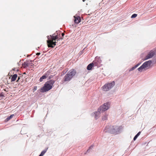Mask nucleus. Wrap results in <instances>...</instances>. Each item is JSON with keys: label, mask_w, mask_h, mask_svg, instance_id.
Instances as JSON below:
<instances>
[{"label": "nucleus", "mask_w": 156, "mask_h": 156, "mask_svg": "<svg viewBox=\"0 0 156 156\" xmlns=\"http://www.w3.org/2000/svg\"><path fill=\"white\" fill-rule=\"evenodd\" d=\"M140 132H138V133L134 136V138H133V140H135L136 139V138H137V137L140 135Z\"/></svg>", "instance_id": "12"}, {"label": "nucleus", "mask_w": 156, "mask_h": 156, "mask_svg": "<svg viewBox=\"0 0 156 156\" xmlns=\"http://www.w3.org/2000/svg\"><path fill=\"white\" fill-rule=\"evenodd\" d=\"M154 52L153 51H151L147 55L144 60H146L152 57L154 55Z\"/></svg>", "instance_id": "7"}, {"label": "nucleus", "mask_w": 156, "mask_h": 156, "mask_svg": "<svg viewBox=\"0 0 156 156\" xmlns=\"http://www.w3.org/2000/svg\"><path fill=\"white\" fill-rule=\"evenodd\" d=\"M17 75L16 74H15L13 75L11 78V81H15L16 80L17 77Z\"/></svg>", "instance_id": "10"}, {"label": "nucleus", "mask_w": 156, "mask_h": 156, "mask_svg": "<svg viewBox=\"0 0 156 156\" xmlns=\"http://www.w3.org/2000/svg\"><path fill=\"white\" fill-rule=\"evenodd\" d=\"M61 39L62 40V39H62V38H61Z\"/></svg>", "instance_id": "24"}, {"label": "nucleus", "mask_w": 156, "mask_h": 156, "mask_svg": "<svg viewBox=\"0 0 156 156\" xmlns=\"http://www.w3.org/2000/svg\"><path fill=\"white\" fill-rule=\"evenodd\" d=\"M137 16V15L136 14H134L131 17L132 18H135Z\"/></svg>", "instance_id": "16"}, {"label": "nucleus", "mask_w": 156, "mask_h": 156, "mask_svg": "<svg viewBox=\"0 0 156 156\" xmlns=\"http://www.w3.org/2000/svg\"><path fill=\"white\" fill-rule=\"evenodd\" d=\"M110 104L109 102L104 103L98 108L99 111H101L102 112H105L109 109Z\"/></svg>", "instance_id": "5"}, {"label": "nucleus", "mask_w": 156, "mask_h": 156, "mask_svg": "<svg viewBox=\"0 0 156 156\" xmlns=\"http://www.w3.org/2000/svg\"><path fill=\"white\" fill-rule=\"evenodd\" d=\"M48 40L47 42L48 44V47L53 48L54 46L56 45V42L54 41L58 38V36L57 35L55 36L54 35H50L47 37Z\"/></svg>", "instance_id": "2"}, {"label": "nucleus", "mask_w": 156, "mask_h": 156, "mask_svg": "<svg viewBox=\"0 0 156 156\" xmlns=\"http://www.w3.org/2000/svg\"><path fill=\"white\" fill-rule=\"evenodd\" d=\"M140 63H138L136 65L134 66L135 67V68H136L138 67L140 65Z\"/></svg>", "instance_id": "19"}, {"label": "nucleus", "mask_w": 156, "mask_h": 156, "mask_svg": "<svg viewBox=\"0 0 156 156\" xmlns=\"http://www.w3.org/2000/svg\"><path fill=\"white\" fill-rule=\"evenodd\" d=\"M62 36H63H63H64V33H62Z\"/></svg>", "instance_id": "22"}, {"label": "nucleus", "mask_w": 156, "mask_h": 156, "mask_svg": "<svg viewBox=\"0 0 156 156\" xmlns=\"http://www.w3.org/2000/svg\"><path fill=\"white\" fill-rule=\"evenodd\" d=\"M54 81L51 80L48 81L44 84V86L41 89V92H44L51 90L53 85Z\"/></svg>", "instance_id": "1"}, {"label": "nucleus", "mask_w": 156, "mask_h": 156, "mask_svg": "<svg viewBox=\"0 0 156 156\" xmlns=\"http://www.w3.org/2000/svg\"><path fill=\"white\" fill-rule=\"evenodd\" d=\"M74 17L75 18L74 22L78 24L80 22L81 19L80 17H76L75 16H74Z\"/></svg>", "instance_id": "9"}, {"label": "nucleus", "mask_w": 156, "mask_h": 156, "mask_svg": "<svg viewBox=\"0 0 156 156\" xmlns=\"http://www.w3.org/2000/svg\"><path fill=\"white\" fill-rule=\"evenodd\" d=\"M94 64L93 63L89 64L87 66V69L88 70H91Z\"/></svg>", "instance_id": "11"}, {"label": "nucleus", "mask_w": 156, "mask_h": 156, "mask_svg": "<svg viewBox=\"0 0 156 156\" xmlns=\"http://www.w3.org/2000/svg\"><path fill=\"white\" fill-rule=\"evenodd\" d=\"M46 150H44L43 151H42L41 154L39 156H43L44 154L46 152Z\"/></svg>", "instance_id": "15"}, {"label": "nucleus", "mask_w": 156, "mask_h": 156, "mask_svg": "<svg viewBox=\"0 0 156 156\" xmlns=\"http://www.w3.org/2000/svg\"><path fill=\"white\" fill-rule=\"evenodd\" d=\"M102 112L101 111H99L98 110V109L97 112H95L94 113V117L96 119H97L100 116V113Z\"/></svg>", "instance_id": "8"}, {"label": "nucleus", "mask_w": 156, "mask_h": 156, "mask_svg": "<svg viewBox=\"0 0 156 156\" xmlns=\"http://www.w3.org/2000/svg\"><path fill=\"white\" fill-rule=\"evenodd\" d=\"M14 116V115L13 114L12 115H10V116L8 117L6 119V120L7 121H9V120H10L12 118L13 116Z\"/></svg>", "instance_id": "14"}, {"label": "nucleus", "mask_w": 156, "mask_h": 156, "mask_svg": "<svg viewBox=\"0 0 156 156\" xmlns=\"http://www.w3.org/2000/svg\"><path fill=\"white\" fill-rule=\"evenodd\" d=\"M20 79V78L19 77L18 78V80L17 81V82L18 81V80Z\"/></svg>", "instance_id": "23"}, {"label": "nucleus", "mask_w": 156, "mask_h": 156, "mask_svg": "<svg viewBox=\"0 0 156 156\" xmlns=\"http://www.w3.org/2000/svg\"><path fill=\"white\" fill-rule=\"evenodd\" d=\"M40 53H37L36 54V55H40Z\"/></svg>", "instance_id": "21"}, {"label": "nucleus", "mask_w": 156, "mask_h": 156, "mask_svg": "<svg viewBox=\"0 0 156 156\" xmlns=\"http://www.w3.org/2000/svg\"><path fill=\"white\" fill-rule=\"evenodd\" d=\"M47 76L45 75H44L42 76L40 79V80L41 82L43 81L44 79H46L47 78Z\"/></svg>", "instance_id": "13"}, {"label": "nucleus", "mask_w": 156, "mask_h": 156, "mask_svg": "<svg viewBox=\"0 0 156 156\" xmlns=\"http://www.w3.org/2000/svg\"><path fill=\"white\" fill-rule=\"evenodd\" d=\"M76 73V71L74 69H72L70 70L64 77V81H68L74 76Z\"/></svg>", "instance_id": "3"}, {"label": "nucleus", "mask_w": 156, "mask_h": 156, "mask_svg": "<svg viewBox=\"0 0 156 156\" xmlns=\"http://www.w3.org/2000/svg\"><path fill=\"white\" fill-rule=\"evenodd\" d=\"M140 63H138L136 65L134 66L135 67V68H136L138 67L140 65Z\"/></svg>", "instance_id": "18"}, {"label": "nucleus", "mask_w": 156, "mask_h": 156, "mask_svg": "<svg viewBox=\"0 0 156 156\" xmlns=\"http://www.w3.org/2000/svg\"><path fill=\"white\" fill-rule=\"evenodd\" d=\"M37 89V87H34V91H35Z\"/></svg>", "instance_id": "20"}, {"label": "nucleus", "mask_w": 156, "mask_h": 156, "mask_svg": "<svg viewBox=\"0 0 156 156\" xmlns=\"http://www.w3.org/2000/svg\"><path fill=\"white\" fill-rule=\"evenodd\" d=\"M136 68H135V67L134 66H133V67H132L130 70H129V71H132L134 69H135Z\"/></svg>", "instance_id": "17"}, {"label": "nucleus", "mask_w": 156, "mask_h": 156, "mask_svg": "<svg viewBox=\"0 0 156 156\" xmlns=\"http://www.w3.org/2000/svg\"><path fill=\"white\" fill-rule=\"evenodd\" d=\"M152 64V62L149 60L145 62L138 69L139 71L141 72L143 69H147L150 67Z\"/></svg>", "instance_id": "4"}, {"label": "nucleus", "mask_w": 156, "mask_h": 156, "mask_svg": "<svg viewBox=\"0 0 156 156\" xmlns=\"http://www.w3.org/2000/svg\"><path fill=\"white\" fill-rule=\"evenodd\" d=\"M115 83L113 81L111 83H108L104 85L102 87V90L104 91H107L112 88L115 85Z\"/></svg>", "instance_id": "6"}]
</instances>
